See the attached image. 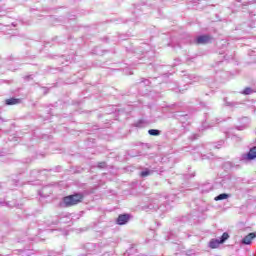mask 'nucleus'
Returning a JSON list of instances; mask_svg holds the SVG:
<instances>
[{
    "mask_svg": "<svg viewBox=\"0 0 256 256\" xmlns=\"http://www.w3.org/2000/svg\"><path fill=\"white\" fill-rule=\"evenodd\" d=\"M83 201V194L76 193L74 195H69L63 198L61 206L62 207H73V205H78Z\"/></svg>",
    "mask_w": 256,
    "mask_h": 256,
    "instance_id": "1",
    "label": "nucleus"
},
{
    "mask_svg": "<svg viewBox=\"0 0 256 256\" xmlns=\"http://www.w3.org/2000/svg\"><path fill=\"white\" fill-rule=\"evenodd\" d=\"M252 93H255V91L252 88H245L242 92L243 95H251Z\"/></svg>",
    "mask_w": 256,
    "mask_h": 256,
    "instance_id": "12",
    "label": "nucleus"
},
{
    "mask_svg": "<svg viewBox=\"0 0 256 256\" xmlns=\"http://www.w3.org/2000/svg\"><path fill=\"white\" fill-rule=\"evenodd\" d=\"M149 175H153V170L145 169L140 173L141 177H149Z\"/></svg>",
    "mask_w": 256,
    "mask_h": 256,
    "instance_id": "10",
    "label": "nucleus"
},
{
    "mask_svg": "<svg viewBox=\"0 0 256 256\" xmlns=\"http://www.w3.org/2000/svg\"><path fill=\"white\" fill-rule=\"evenodd\" d=\"M256 238V235L255 233H249L247 236H245L243 239H242V244L243 245H251V242L253 241V239Z\"/></svg>",
    "mask_w": 256,
    "mask_h": 256,
    "instance_id": "5",
    "label": "nucleus"
},
{
    "mask_svg": "<svg viewBox=\"0 0 256 256\" xmlns=\"http://www.w3.org/2000/svg\"><path fill=\"white\" fill-rule=\"evenodd\" d=\"M106 163L105 162H100L99 164H98V167H99V169H104V167H106Z\"/></svg>",
    "mask_w": 256,
    "mask_h": 256,
    "instance_id": "14",
    "label": "nucleus"
},
{
    "mask_svg": "<svg viewBox=\"0 0 256 256\" xmlns=\"http://www.w3.org/2000/svg\"><path fill=\"white\" fill-rule=\"evenodd\" d=\"M225 199H229V194L227 193H222V194H219L218 196H216L214 198V201H223Z\"/></svg>",
    "mask_w": 256,
    "mask_h": 256,
    "instance_id": "8",
    "label": "nucleus"
},
{
    "mask_svg": "<svg viewBox=\"0 0 256 256\" xmlns=\"http://www.w3.org/2000/svg\"><path fill=\"white\" fill-rule=\"evenodd\" d=\"M129 219H131V215L122 214L118 216L116 223L117 225H126V223H129Z\"/></svg>",
    "mask_w": 256,
    "mask_h": 256,
    "instance_id": "3",
    "label": "nucleus"
},
{
    "mask_svg": "<svg viewBox=\"0 0 256 256\" xmlns=\"http://www.w3.org/2000/svg\"><path fill=\"white\" fill-rule=\"evenodd\" d=\"M224 103H225L226 107H237V105H239L238 102L227 101V98H224Z\"/></svg>",
    "mask_w": 256,
    "mask_h": 256,
    "instance_id": "11",
    "label": "nucleus"
},
{
    "mask_svg": "<svg viewBox=\"0 0 256 256\" xmlns=\"http://www.w3.org/2000/svg\"><path fill=\"white\" fill-rule=\"evenodd\" d=\"M246 159H248V161H253V159H256V146L249 150L246 155Z\"/></svg>",
    "mask_w": 256,
    "mask_h": 256,
    "instance_id": "6",
    "label": "nucleus"
},
{
    "mask_svg": "<svg viewBox=\"0 0 256 256\" xmlns=\"http://www.w3.org/2000/svg\"><path fill=\"white\" fill-rule=\"evenodd\" d=\"M224 144H225V141L221 140L218 144L219 146H216V148L219 149L221 147V145H224Z\"/></svg>",
    "mask_w": 256,
    "mask_h": 256,
    "instance_id": "15",
    "label": "nucleus"
},
{
    "mask_svg": "<svg viewBox=\"0 0 256 256\" xmlns=\"http://www.w3.org/2000/svg\"><path fill=\"white\" fill-rule=\"evenodd\" d=\"M7 105H19L21 103V99L18 98H9L5 101Z\"/></svg>",
    "mask_w": 256,
    "mask_h": 256,
    "instance_id": "7",
    "label": "nucleus"
},
{
    "mask_svg": "<svg viewBox=\"0 0 256 256\" xmlns=\"http://www.w3.org/2000/svg\"><path fill=\"white\" fill-rule=\"evenodd\" d=\"M211 41V36L209 35H201L196 38V43L198 45H205Z\"/></svg>",
    "mask_w": 256,
    "mask_h": 256,
    "instance_id": "4",
    "label": "nucleus"
},
{
    "mask_svg": "<svg viewBox=\"0 0 256 256\" xmlns=\"http://www.w3.org/2000/svg\"><path fill=\"white\" fill-rule=\"evenodd\" d=\"M86 249H88L89 253H93V249H95V244L88 243L86 244Z\"/></svg>",
    "mask_w": 256,
    "mask_h": 256,
    "instance_id": "13",
    "label": "nucleus"
},
{
    "mask_svg": "<svg viewBox=\"0 0 256 256\" xmlns=\"http://www.w3.org/2000/svg\"><path fill=\"white\" fill-rule=\"evenodd\" d=\"M146 85H149V80H145Z\"/></svg>",
    "mask_w": 256,
    "mask_h": 256,
    "instance_id": "18",
    "label": "nucleus"
},
{
    "mask_svg": "<svg viewBox=\"0 0 256 256\" xmlns=\"http://www.w3.org/2000/svg\"><path fill=\"white\" fill-rule=\"evenodd\" d=\"M227 239H229V233L224 232L220 238L211 239L208 247H210V249H217V247L223 245Z\"/></svg>",
    "mask_w": 256,
    "mask_h": 256,
    "instance_id": "2",
    "label": "nucleus"
},
{
    "mask_svg": "<svg viewBox=\"0 0 256 256\" xmlns=\"http://www.w3.org/2000/svg\"><path fill=\"white\" fill-rule=\"evenodd\" d=\"M154 205H156V207H154V209H161V207H159V204L157 201H154Z\"/></svg>",
    "mask_w": 256,
    "mask_h": 256,
    "instance_id": "16",
    "label": "nucleus"
},
{
    "mask_svg": "<svg viewBox=\"0 0 256 256\" xmlns=\"http://www.w3.org/2000/svg\"><path fill=\"white\" fill-rule=\"evenodd\" d=\"M148 134L152 135L153 137H158V135H161V131L158 129H150L148 130Z\"/></svg>",
    "mask_w": 256,
    "mask_h": 256,
    "instance_id": "9",
    "label": "nucleus"
},
{
    "mask_svg": "<svg viewBox=\"0 0 256 256\" xmlns=\"http://www.w3.org/2000/svg\"><path fill=\"white\" fill-rule=\"evenodd\" d=\"M26 79H33V76H26Z\"/></svg>",
    "mask_w": 256,
    "mask_h": 256,
    "instance_id": "17",
    "label": "nucleus"
}]
</instances>
